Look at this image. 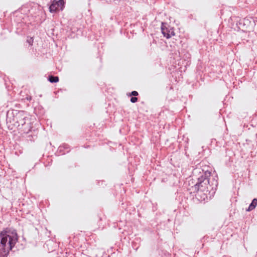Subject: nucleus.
<instances>
[{"mask_svg": "<svg viewBox=\"0 0 257 257\" xmlns=\"http://www.w3.org/2000/svg\"><path fill=\"white\" fill-rule=\"evenodd\" d=\"M18 239L17 230L6 228L0 232V257H7Z\"/></svg>", "mask_w": 257, "mask_h": 257, "instance_id": "1", "label": "nucleus"}, {"mask_svg": "<svg viewBox=\"0 0 257 257\" xmlns=\"http://www.w3.org/2000/svg\"><path fill=\"white\" fill-rule=\"evenodd\" d=\"M202 171V173L198 178L197 182L192 187L193 193L197 192L199 191L209 193L208 187L210 186L208 184V180H207V177L210 176L211 172L208 171L203 172V170Z\"/></svg>", "mask_w": 257, "mask_h": 257, "instance_id": "2", "label": "nucleus"}, {"mask_svg": "<svg viewBox=\"0 0 257 257\" xmlns=\"http://www.w3.org/2000/svg\"><path fill=\"white\" fill-rule=\"evenodd\" d=\"M27 112L23 110H9L7 113L6 122L8 127L20 122L22 119L26 118Z\"/></svg>", "mask_w": 257, "mask_h": 257, "instance_id": "3", "label": "nucleus"}, {"mask_svg": "<svg viewBox=\"0 0 257 257\" xmlns=\"http://www.w3.org/2000/svg\"><path fill=\"white\" fill-rule=\"evenodd\" d=\"M33 128L31 119L27 114L26 118L22 119V120L19 122V123H15L9 129L14 131L17 130L20 133L22 134H29L30 132H32Z\"/></svg>", "mask_w": 257, "mask_h": 257, "instance_id": "4", "label": "nucleus"}, {"mask_svg": "<svg viewBox=\"0 0 257 257\" xmlns=\"http://www.w3.org/2000/svg\"><path fill=\"white\" fill-rule=\"evenodd\" d=\"M218 176L216 173H214V175H210V177H207L208 184L210 186L208 187L209 194L210 195H213L217 189L218 185Z\"/></svg>", "mask_w": 257, "mask_h": 257, "instance_id": "5", "label": "nucleus"}, {"mask_svg": "<svg viewBox=\"0 0 257 257\" xmlns=\"http://www.w3.org/2000/svg\"><path fill=\"white\" fill-rule=\"evenodd\" d=\"M254 24V22L251 18H245L241 20L240 19L236 23V25L238 28L242 30H244V31L250 30Z\"/></svg>", "mask_w": 257, "mask_h": 257, "instance_id": "6", "label": "nucleus"}, {"mask_svg": "<svg viewBox=\"0 0 257 257\" xmlns=\"http://www.w3.org/2000/svg\"><path fill=\"white\" fill-rule=\"evenodd\" d=\"M49 5V11L50 13H56L59 11H62L64 8L65 1H51Z\"/></svg>", "mask_w": 257, "mask_h": 257, "instance_id": "7", "label": "nucleus"}, {"mask_svg": "<svg viewBox=\"0 0 257 257\" xmlns=\"http://www.w3.org/2000/svg\"><path fill=\"white\" fill-rule=\"evenodd\" d=\"M162 33L165 37L167 39H169L172 36L175 35L174 31L172 29L169 30L168 28H165L162 26L161 27Z\"/></svg>", "mask_w": 257, "mask_h": 257, "instance_id": "8", "label": "nucleus"}, {"mask_svg": "<svg viewBox=\"0 0 257 257\" xmlns=\"http://www.w3.org/2000/svg\"><path fill=\"white\" fill-rule=\"evenodd\" d=\"M36 132L35 130L32 129V132H30L27 137V140L31 142H34L37 138V135L35 134Z\"/></svg>", "mask_w": 257, "mask_h": 257, "instance_id": "9", "label": "nucleus"}, {"mask_svg": "<svg viewBox=\"0 0 257 257\" xmlns=\"http://www.w3.org/2000/svg\"><path fill=\"white\" fill-rule=\"evenodd\" d=\"M141 239L140 238L136 237L132 242V247L137 250L141 245Z\"/></svg>", "mask_w": 257, "mask_h": 257, "instance_id": "10", "label": "nucleus"}, {"mask_svg": "<svg viewBox=\"0 0 257 257\" xmlns=\"http://www.w3.org/2000/svg\"><path fill=\"white\" fill-rule=\"evenodd\" d=\"M257 205V199L254 198L252 200L251 203L249 204L248 207L246 209V211L247 212L251 211V210L255 209Z\"/></svg>", "mask_w": 257, "mask_h": 257, "instance_id": "11", "label": "nucleus"}, {"mask_svg": "<svg viewBox=\"0 0 257 257\" xmlns=\"http://www.w3.org/2000/svg\"><path fill=\"white\" fill-rule=\"evenodd\" d=\"M59 77L54 75H49L48 77V80L51 83H56L59 81Z\"/></svg>", "mask_w": 257, "mask_h": 257, "instance_id": "12", "label": "nucleus"}, {"mask_svg": "<svg viewBox=\"0 0 257 257\" xmlns=\"http://www.w3.org/2000/svg\"><path fill=\"white\" fill-rule=\"evenodd\" d=\"M33 41H34L33 38L32 37H30V38L27 39V42L28 43H29L30 45H32Z\"/></svg>", "mask_w": 257, "mask_h": 257, "instance_id": "13", "label": "nucleus"}, {"mask_svg": "<svg viewBox=\"0 0 257 257\" xmlns=\"http://www.w3.org/2000/svg\"><path fill=\"white\" fill-rule=\"evenodd\" d=\"M138 99L137 97H132L131 98V99H130V101L132 103H135L136 102H137Z\"/></svg>", "mask_w": 257, "mask_h": 257, "instance_id": "14", "label": "nucleus"}, {"mask_svg": "<svg viewBox=\"0 0 257 257\" xmlns=\"http://www.w3.org/2000/svg\"><path fill=\"white\" fill-rule=\"evenodd\" d=\"M139 95L138 92L137 91H133L131 92V93L130 94V96H136Z\"/></svg>", "mask_w": 257, "mask_h": 257, "instance_id": "15", "label": "nucleus"}, {"mask_svg": "<svg viewBox=\"0 0 257 257\" xmlns=\"http://www.w3.org/2000/svg\"><path fill=\"white\" fill-rule=\"evenodd\" d=\"M25 99H26L27 101H30L32 99V96L30 95H27Z\"/></svg>", "mask_w": 257, "mask_h": 257, "instance_id": "16", "label": "nucleus"}, {"mask_svg": "<svg viewBox=\"0 0 257 257\" xmlns=\"http://www.w3.org/2000/svg\"><path fill=\"white\" fill-rule=\"evenodd\" d=\"M63 147L65 148V149H68L69 148V145H67V144H64V146H63Z\"/></svg>", "mask_w": 257, "mask_h": 257, "instance_id": "17", "label": "nucleus"}, {"mask_svg": "<svg viewBox=\"0 0 257 257\" xmlns=\"http://www.w3.org/2000/svg\"><path fill=\"white\" fill-rule=\"evenodd\" d=\"M59 149H60V151H61V146L59 147Z\"/></svg>", "mask_w": 257, "mask_h": 257, "instance_id": "18", "label": "nucleus"}]
</instances>
